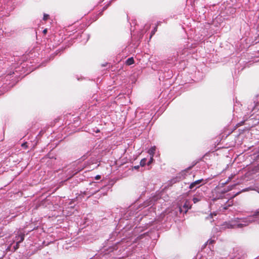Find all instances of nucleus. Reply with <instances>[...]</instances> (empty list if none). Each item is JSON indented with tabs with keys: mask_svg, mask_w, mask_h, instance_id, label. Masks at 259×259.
Instances as JSON below:
<instances>
[{
	"mask_svg": "<svg viewBox=\"0 0 259 259\" xmlns=\"http://www.w3.org/2000/svg\"><path fill=\"white\" fill-rule=\"evenodd\" d=\"M18 237V235L16 236L15 238V240L16 241H18V240H20L21 239V237Z\"/></svg>",
	"mask_w": 259,
	"mask_h": 259,
	"instance_id": "nucleus-16",
	"label": "nucleus"
},
{
	"mask_svg": "<svg viewBox=\"0 0 259 259\" xmlns=\"http://www.w3.org/2000/svg\"><path fill=\"white\" fill-rule=\"evenodd\" d=\"M252 217L254 218L259 219V209L254 212Z\"/></svg>",
	"mask_w": 259,
	"mask_h": 259,
	"instance_id": "nucleus-6",
	"label": "nucleus"
},
{
	"mask_svg": "<svg viewBox=\"0 0 259 259\" xmlns=\"http://www.w3.org/2000/svg\"><path fill=\"white\" fill-rule=\"evenodd\" d=\"M157 31V27H155L154 29L151 31V35H150V38L152 37L153 35L154 34L155 32Z\"/></svg>",
	"mask_w": 259,
	"mask_h": 259,
	"instance_id": "nucleus-8",
	"label": "nucleus"
},
{
	"mask_svg": "<svg viewBox=\"0 0 259 259\" xmlns=\"http://www.w3.org/2000/svg\"><path fill=\"white\" fill-rule=\"evenodd\" d=\"M153 156H151L150 159L149 160V161L147 163L148 165H150L151 164V163L152 162V161L153 160Z\"/></svg>",
	"mask_w": 259,
	"mask_h": 259,
	"instance_id": "nucleus-12",
	"label": "nucleus"
},
{
	"mask_svg": "<svg viewBox=\"0 0 259 259\" xmlns=\"http://www.w3.org/2000/svg\"><path fill=\"white\" fill-rule=\"evenodd\" d=\"M156 149V148L155 146L152 147L148 150V153L149 154L150 156H153L154 154L155 153Z\"/></svg>",
	"mask_w": 259,
	"mask_h": 259,
	"instance_id": "nucleus-4",
	"label": "nucleus"
},
{
	"mask_svg": "<svg viewBox=\"0 0 259 259\" xmlns=\"http://www.w3.org/2000/svg\"><path fill=\"white\" fill-rule=\"evenodd\" d=\"M203 181V179H200L197 180L193 183H192L190 186L189 188L190 189H193L194 187L198 188L200 187V183Z\"/></svg>",
	"mask_w": 259,
	"mask_h": 259,
	"instance_id": "nucleus-3",
	"label": "nucleus"
},
{
	"mask_svg": "<svg viewBox=\"0 0 259 259\" xmlns=\"http://www.w3.org/2000/svg\"><path fill=\"white\" fill-rule=\"evenodd\" d=\"M47 32V29H45L43 30V33L44 34H46V33Z\"/></svg>",
	"mask_w": 259,
	"mask_h": 259,
	"instance_id": "nucleus-18",
	"label": "nucleus"
},
{
	"mask_svg": "<svg viewBox=\"0 0 259 259\" xmlns=\"http://www.w3.org/2000/svg\"><path fill=\"white\" fill-rule=\"evenodd\" d=\"M98 191H99V190H97V191H95L94 192H92V193H90V196H92V195H94V194L96 193H97V192H98Z\"/></svg>",
	"mask_w": 259,
	"mask_h": 259,
	"instance_id": "nucleus-14",
	"label": "nucleus"
},
{
	"mask_svg": "<svg viewBox=\"0 0 259 259\" xmlns=\"http://www.w3.org/2000/svg\"><path fill=\"white\" fill-rule=\"evenodd\" d=\"M84 194L85 195H86V194H87V193H86V192H84Z\"/></svg>",
	"mask_w": 259,
	"mask_h": 259,
	"instance_id": "nucleus-19",
	"label": "nucleus"
},
{
	"mask_svg": "<svg viewBox=\"0 0 259 259\" xmlns=\"http://www.w3.org/2000/svg\"><path fill=\"white\" fill-rule=\"evenodd\" d=\"M153 156H151L150 159L149 160V161L147 163L148 165H150L151 164V163L152 162V161L153 160Z\"/></svg>",
	"mask_w": 259,
	"mask_h": 259,
	"instance_id": "nucleus-11",
	"label": "nucleus"
},
{
	"mask_svg": "<svg viewBox=\"0 0 259 259\" xmlns=\"http://www.w3.org/2000/svg\"><path fill=\"white\" fill-rule=\"evenodd\" d=\"M139 167H140V166H139V165L135 166L134 167V168L135 169H138Z\"/></svg>",
	"mask_w": 259,
	"mask_h": 259,
	"instance_id": "nucleus-17",
	"label": "nucleus"
},
{
	"mask_svg": "<svg viewBox=\"0 0 259 259\" xmlns=\"http://www.w3.org/2000/svg\"><path fill=\"white\" fill-rule=\"evenodd\" d=\"M213 242H214V241L212 240H208L207 241V243H209V244H212Z\"/></svg>",
	"mask_w": 259,
	"mask_h": 259,
	"instance_id": "nucleus-15",
	"label": "nucleus"
},
{
	"mask_svg": "<svg viewBox=\"0 0 259 259\" xmlns=\"http://www.w3.org/2000/svg\"><path fill=\"white\" fill-rule=\"evenodd\" d=\"M49 17V15L45 14L44 15L43 19L46 21V20L48 19Z\"/></svg>",
	"mask_w": 259,
	"mask_h": 259,
	"instance_id": "nucleus-9",
	"label": "nucleus"
},
{
	"mask_svg": "<svg viewBox=\"0 0 259 259\" xmlns=\"http://www.w3.org/2000/svg\"><path fill=\"white\" fill-rule=\"evenodd\" d=\"M146 163H147V159L144 158H143L141 160V162H140V165L141 166H144L146 164Z\"/></svg>",
	"mask_w": 259,
	"mask_h": 259,
	"instance_id": "nucleus-7",
	"label": "nucleus"
},
{
	"mask_svg": "<svg viewBox=\"0 0 259 259\" xmlns=\"http://www.w3.org/2000/svg\"><path fill=\"white\" fill-rule=\"evenodd\" d=\"M191 208V205L190 204V202L186 200L184 204L183 207H179V211L180 212H184L185 213H186L188 210Z\"/></svg>",
	"mask_w": 259,
	"mask_h": 259,
	"instance_id": "nucleus-1",
	"label": "nucleus"
},
{
	"mask_svg": "<svg viewBox=\"0 0 259 259\" xmlns=\"http://www.w3.org/2000/svg\"><path fill=\"white\" fill-rule=\"evenodd\" d=\"M134 63V60L133 57L128 58L126 61V64L131 65Z\"/></svg>",
	"mask_w": 259,
	"mask_h": 259,
	"instance_id": "nucleus-5",
	"label": "nucleus"
},
{
	"mask_svg": "<svg viewBox=\"0 0 259 259\" xmlns=\"http://www.w3.org/2000/svg\"><path fill=\"white\" fill-rule=\"evenodd\" d=\"M101 178V176L100 175H97L96 177H95V179L96 180H100Z\"/></svg>",
	"mask_w": 259,
	"mask_h": 259,
	"instance_id": "nucleus-13",
	"label": "nucleus"
},
{
	"mask_svg": "<svg viewBox=\"0 0 259 259\" xmlns=\"http://www.w3.org/2000/svg\"><path fill=\"white\" fill-rule=\"evenodd\" d=\"M24 236H25V235L22 233H21L19 235H18L17 237H21V239L20 240L16 241H17L16 244L14 246V248L15 250H17L19 248V244L20 243H21L22 242H23V241L24 240Z\"/></svg>",
	"mask_w": 259,
	"mask_h": 259,
	"instance_id": "nucleus-2",
	"label": "nucleus"
},
{
	"mask_svg": "<svg viewBox=\"0 0 259 259\" xmlns=\"http://www.w3.org/2000/svg\"><path fill=\"white\" fill-rule=\"evenodd\" d=\"M199 199L198 198L194 197L193 198V201L194 203H196L198 201H199Z\"/></svg>",
	"mask_w": 259,
	"mask_h": 259,
	"instance_id": "nucleus-10",
	"label": "nucleus"
}]
</instances>
